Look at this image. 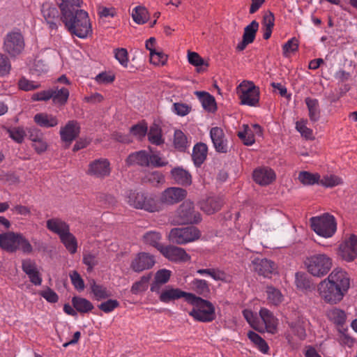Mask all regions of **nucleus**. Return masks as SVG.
I'll return each mask as SVG.
<instances>
[{"label": "nucleus", "mask_w": 357, "mask_h": 357, "mask_svg": "<svg viewBox=\"0 0 357 357\" xmlns=\"http://www.w3.org/2000/svg\"><path fill=\"white\" fill-rule=\"evenodd\" d=\"M349 286L347 273L337 268L319 284L318 291L321 298L326 303L336 304L342 300Z\"/></svg>", "instance_id": "f257e3e1"}, {"label": "nucleus", "mask_w": 357, "mask_h": 357, "mask_svg": "<svg viewBox=\"0 0 357 357\" xmlns=\"http://www.w3.org/2000/svg\"><path fill=\"white\" fill-rule=\"evenodd\" d=\"M61 20L71 35L85 38L92 33V28L88 13L78 8L68 14L61 16Z\"/></svg>", "instance_id": "f03ea898"}, {"label": "nucleus", "mask_w": 357, "mask_h": 357, "mask_svg": "<svg viewBox=\"0 0 357 357\" xmlns=\"http://www.w3.org/2000/svg\"><path fill=\"white\" fill-rule=\"evenodd\" d=\"M187 301L193 305L189 315L192 317L195 320L201 322H211L215 319V307L210 301L192 293L189 295V298H187Z\"/></svg>", "instance_id": "7ed1b4c3"}, {"label": "nucleus", "mask_w": 357, "mask_h": 357, "mask_svg": "<svg viewBox=\"0 0 357 357\" xmlns=\"http://www.w3.org/2000/svg\"><path fill=\"white\" fill-rule=\"evenodd\" d=\"M0 248L8 252H15L19 249L26 254L33 252L29 241L22 234L13 231L0 234Z\"/></svg>", "instance_id": "20e7f679"}, {"label": "nucleus", "mask_w": 357, "mask_h": 357, "mask_svg": "<svg viewBox=\"0 0 357 357\" xmlns=\"http://www.w3.org/2000/svg\"><path fill=\"white\" fill-rule=\"evenodd\" d=\"M307 271L315 277H323L331 270L332 259L325 254H318L310 256L305 260Z\"/></svg>", "instance_id": "39448f33"}, {"label": "nucleus", "mask_w": 357, "mask_h": 357, "mask_svg": "<svg viewBox=\"0 0 357 357\" xmlns=\"http://www.w3.org/2000/svg\"><path fill=\"white\" fill-rule=\"evenodd\" d=\"M312 229L319 236L331 237L337 229L335 218L329 213L312 217L310 220Z\"/></svg>", "instance_id": "423d86ee"}, {"label": "nucleus", "mask_w": 357, "mask_h": 357, "mask_svg": "<svg viewBox=\"0 0 357 357\" xmlns=\"http://www.w3.org/2000/svg\"><path fill=\"white\" fill-rule=\"evenodd\" d=\"M201 220L200 213L195 211L193 202L190 200L183 202L176 211L174 222L178 225L197 224Z\"/></svg>", "instance_id": "0eeeda50"}, {"label": "nucleus", "mask_w": 357, "mask_h": 357, "mask_svg": "<svg viewBox=\"0 0 357 357\" xmlns=\"http://www.w3.org/2000/svg\"><path fill=\"white\" fill-rule=\"evenodd\" d=\"M127 199L130 206L137 209H143L149 212L159 210V206L155 198L143 192L130 190L127 195Z\"/></svg>", "instance_id": "6e6552de"}, {"label": "nucleus", "mask_w": 357, "mask_h": 357, "mask_svg": "<svg viewBox=\"0 0 357 357\" xmlns=\"http://www.w3.org/2000/svg\"><path fill=\"white\" fill-rule=\"evenodd\" d=\"M200 235L195 227H175L170 230L168 239L173 244L183 245L199 239Z\"/></svg>", "instance_id": "1a4fd4ad"}, {"label": "nucleus", "mask_w": 357, "mask_h": 357, "mask_svg": "<svg viewBox=\"0 0 357 357\" xmlns=\"http://www.w3.org/2000/svg\"><path fill=\"white\" fill-rule=\"evenodd\" d=\"M241 104L256 106L259 101V89L252 82L243 81L236 88Z\"/></svg>", "instance_id": "9d476101"}, {"label": "nucleus", "mask_w": 357, "mask_h": 357, "mask_svg": "<svg viewBox=\"0 0 357 357\" xmlns=\"http://www.w3.org/2000/svg\"><path fill=\"white\" fill-rule=\"evenodd\" d=\"M68 97V89L65 87L59 89L58 86H54L47 91H43L33 95L34 100H48L52 99L55 105H65Z\"/></svg>", "instance_id": "9b49d317"}, {"label": "nucleus", "mask_w": 357, "mask_h": 357, "mask_svg": "<svg viewBox=\"0 0 357 357\" xmlns=\"http://www.w3.org/2000/svg\"><path fill=\"white\" fill-rule=\"evenodd\" d=\"M24 47L22 35L20 32L8 33L5 39L3 49L12 56L20 54Z\"/></svg>", "instance_id": "f8f14e48"}, {"label": "nucleus", "mask_w": 357, "mask_h": 357, "mask_svg": "<svg viewBox=\"0 0 357 357\" xmlns=\"http://www.w3.org/2000/svg\"><path fill=\"white\" fill-rule=\"evenodd\" d=\"M338 256L349 262L356 259L357 257V236L350 235L339 245Z\"/></svg>", "instance_id": "ddd939ff"}, {"label": "nucleus", "mask_w": 357, "mask_h": 357, "mask_svg": "<svg viewBox=\"0 0 357 357\" xmlns=\"http://www.w3.org/2000/svg\"><path fill=\"white\" fill-rule=\"evenodd\" d=\"M155 293L158 294L160 301L163 303H174L181 298H185L187 301V298H189V295L191 294V293L183 291L170 285L165 286V288L160 290V292Z\"/></svg>", "instance_id": "4468645a"}, {"label": "nucleus", "mask_w": 357, "mask_h": 357, "mask_svg": "<svg viewBox=\"0 0 357 357\" xmlns=\"http://www.w3.org/2000/svg\"><path fill=\"white\" fill-rule=\"evenodd\" d=\"M110 163L106 158H100L90 162L86 172L88 175L103 178L110 174Z\"/></svg>", "instance_id": "2eb2a0df"}, {"label": "nucleus", "mask_w": 357, "mask_h": 357, "mask_svg": "<svg viewBox=\"0 0 357 357\" xmlns=\"http://www.w3.org/2000/svg\"><path fill=\"white\" fill-rule=\"evenodd\" d=\"M80 132V126L77 121H69L65 126L60 130V136L62 142H65V148L69 147Z\"/></svg>", "instance_id": "dca6fc26"}, {"label": "nucleus", "mask_w": 357, "mask_h": 357, "mask_svg": "<svg viewBox=\"0 0 357 357\" xmlns=\"http://www.w3.org/2000/svg\"><path fill=\"white\" fill-rule=\"evenodd\" d=\"M155 263L154 256L145 252H139L130 264V268L137 273L151 268Z\"/></svg>", "instance_id": "f3484780"}, {"label": "nucleus", "mask_w": 357, "mask_h": 357, "mask_svg": "<svg viewBox=\"0 0 357 357\" xmlns=\"http://www.w3.org/2000/svg\"><path fill=\"white\" fill-rule=\"evenodd\" d=\"M186 196L187 191L185 189L171 187L162 192L160 200L163 204L172 205L182 201Z\"/></svg>", "instance_id": "a211bd4d"}, {"label": "nucleus", "mask_w": 357, "mask_h": 357, "mask_svg": "<svg viewBox=\"0 0 357 357\" xmlns=\"http://www.w3.org/2000/svg\"><path fill=\"white\" fill-rule=\"evenodd\" d=\"M210 137L217 152L226 153L229 151L227 140L222 128L219 127L212 128L210 130Z\"/></svg>", "instance_id": "6ab92c4d"}, {"label": "nucleus", "mask_w": 357, "mask_h": 357, "mask_svg": "<svg viewBox=\"0 0 357 357\" xmlns=\"http://www.w3.org/2000/svg\"><path fill=\"white\" fill-rule=\"evenodd\" d=\"M160 253L172 261H188L190 257L183 248L175 245L164 246Z\"/></svg>", "instance_id": "aec40b11"}, {"label": "nucleus", "mask_w": 357, "mask_h": 357, "mask_svg": "<svg viewBox=\"0 0 357 357\" xmlns=\"http://www.w3.org/2000/svg\"><path fill=\"white\" fill-rule=\"evenodd\" d=\"M255 271L264 278H271L276 272L275 264L267 259H255L252 261Z\"/></svg>", "instance_id": "412c9836"}, {"label": "nucleus", "mask_w": 357, "mask_h": 357, "mask_svg": "<svg viewBox=\"0 0 357 357\" xmlns=\"http://www.w3.org/2000/svg\"><path fill=\"white\" fill-rule=\"evenodd\" d=\"M22 271L29 276L31 283L35 285H40L42 278L37 269L36 262L31 259H26L22 261Z\"/></svg>", "instance_id": "4be33fe9"}, {"label": "nucleus", "mask_w": 357, "mask_h": 357, "mask_svg": "<svg viewBox=\"0 0 357 357\" xmlns=\"http://www.w3.org/2000/svg\"><path fill=\"white\" fill-rule=\"evenodd\" d=\"M253 179L261 185H267L275 179V174L270 168L261 167L254 171Z\"/></svg>", "instance_id": "5701e85b"}, {"label": "nucleus", "mask_w": 357, "mask_h": 357, "mask_svg": "<svg viewBox=\"0 0 357 357\" xmlns=\"http://www.w3.org/2000/svg\"><path fill=\"white\" fill-rule=\"evenodd\" d=\"M171 271L167 269H160L154 275V279L151 284L150 290L152 292H160L162 286L169 280Z\"/></svg>", "instance_id": "b1692460"}, {"label": "nucleus", "mask_w": 357, "mask_h": 357, "mask_svg": "<svg viewBox=\"0 0 357 357\" xmlns=\"http://www.w3.org/2000/svg\"><path fill=\"white\" fill-rule=\"evenodd\" d=\"M171 178L174 183L181 185H190L192 183L190 174L182 167H174L170 172Z\"/></svg>", "instance_id": "393cba45"}, {"label": "nucleus", "mask_w": 357, "mask_h": 357, "mask_svg": "<svg viewBox=\"0 0 357 357\" xmlns=\"http://www.w3.org/2000/svg\"><path fill=\"white\" fill-rule=\"evenodd\" d=\"M200 208L208 215L213 214L218 211L222 206V202L218 197H209L200 202Z\"/></svg>", "instance_id": "a878e982"}, {"label": "nucleus", "mask_w": 357, "mask_h": 357, "mask_svg": "<svg viewBox=\"0 0 357 357\" xmlns=\"http://www.w3.org/2000/svg\"><path fill=\"white\" fill-rule=\"evenodd\" d=\"M195 94L202 102L203 108L208 112H215L217 110V105L215 98L208 92L195 91Z\"/></svg>", "instance_id": "bb28decb"}, {"label": "nucleus", "mask_w": 357, "mask_h": 357, "mask_svg": "<svg viewBox=\"0 0 357 357\" xmlns=\"http://www.w3.org/2000/svg\"><path fill=\"white\" fill-rule=\"evenodd\" d=\"M149 154L145 151H139L130 154L126 159L129 165H138L142 167H149Z\"/></svg>", "instance_id": "cd10ccee"}, {"label": "nucleus", "mask_w": 357, "mask_h": 357, "mask_svg": "<svg viewBox=\"0 0 357 357\" xmlns=\"http://www.w3.org/2000/svg\"><path fill=\"white\" fill-rule=\"evenodd\" d=\"M47 228L61 236L67 231L70 230L69 225L60 218H52L47 221Z\"/></svg>", "instance_id": "c85d7f7f"}, {"label": "nucleus", "mask_w": 357, "mask_h": 357, "mask_svg": "<svg viewBox=\"0 0 357 357\" xmlns=\"http://www.w3.org/2000/svg\"><path fill=\"white\" fill-rule=\"evenodd\" d=\"M42 12L43 17L52 30L57 29L56 21L58 20L59 11L55 7L43 6Z\"/></svg>", "instance_id": "c756f323"}, {"label": "nucleus", "mask_w": 357, "mask_h": 357, "mask_svg": "<svg viewBox=\"0 0 357 357\" xmlns=\"http://www.w3.org/2000/svg\"><path fill=\"white\" fill-rule=\"evenodd\" d=\"M259 315L266 325L267 331L274 333L277 328V319L273 313L266 308H261Z\"/></svg>", "instance_id": "7c9ffc66"}, {"label": "nucleus", "mask_w": 357, "mask_h": 357, "mask_svg": "<svg viewBox=\"0 0 357 357\" xmlns=\"http://www.w3.org/2000/svg\"><path fill=\"white\" fill-rule=\"evenodd\" d=\"M208 148L204 143H198L194 148L192 154V160L196 166H200L206 160Z\"/></svg>", "instance_id": "2f4dec72"}, {"label": "nucleus", "mask_w": 357, "mask_h": 357, "mask_svg": "<svg viewBox=\"0 0 357 357\" xmlns=\"http://www.w3.org/2000/svg\"><path fill=\"white\" fill-rule=\"evenodd\" d=\"M35 122L41 127L52 128L58 125L59 121L56 116L46 113H39L34 116Z\"/></svg>", "instance_id": "473e14b6"}, {"label": "nucleus", "mask_w": 357, "mask_h": 357, "mask_svg": "<svg viewBox=\"0 0 357 357\" xmlns=\"http://www.w3.org/2000/svg\"><path fill=\"white\" fill-rule=\"evenodd\" d=\"M162 238L160 233L155 231H150L145 233L143 236V241L145 244L155 248L160 252L163 248V245L160 243Z\"/></svg>", "instance_id": "72a5a7b5"}, {"label": "nucleus", "mask_w": 357, "mask_h": 357, "mask_svg": "<svg viewBox=\"0 0 357 357\" xmlns=\"http://www.w3.org/2000/svg\"><path fill=\"white\" fill-rule=\"evenodd\" d=\"M305 102L308 109L310 121L312 122L317 121L321 114L318 100L307 97L305 99Z\"/></svg>", "instance_id": "f704fd0d"}, {"label": "nucleus", "mask_w": 357, "mask_h": 357, "mask_svg": "<svg viewBox=\"0 0 357 357\" xmlns=\"http://www.w3.org/2000/svg\"><path fill=\"white\" fill-rule=\"evenodd\" d=\"M82 0H57L61 15H65L72 11L80 8Z\"/></svg>", "instance_id": "c9c22d12"}, {"label": "nucleus", "mask_w": 357, "mask_h": 357, "mask_svg": "<svg viewBox=\"0 0 357 357\" xmlns=\"http://www.w3.org/2000/svg\"><path fill=\"white\" fill-rule=\"evenodd\" d=\"M73 306L80 313H88L93 309V305L87 299L74 296L72 298Z\"/></svg>", "instance_id": "e433bc0d"}, {"label": "nucleus", "mask_w": 357, "mask_h": 357, "mask_svg": "<svg viewBox=\"0 0 357 357\" xmlns=\"http://www.w3.org/2000/svg\"><path fill=\"white\" fill-rule=\"evenodd\" d=\"M89 284L92 293L98 301L107 298L111 296L105 287L97 284L93 279H91L89 281Z\"/></svg>", "instance_id": "4c0bfd02"}, {"label": "nucleus", "mask_w": 357, "mask_h": 357, "mask_svg": "<svg viewBox=\"0 0 357 357\" xmlns=\"http://www.w3.org/2000/svg\"><path fill=\"white\" fill-rule=\"evenodd\" d=\"M60 239L70 254H75L77 252V239L75 236L70 232V230L67 231L64 234L60 236Z\"/></svg>", "instance_id": "58836bf2"}, {"label": "nucleus", "mask_w": 357, "mask_h": 357, "mask_svg": "<svg viewBox=\"0 0 357 357\" xmlns=\"http://www.w3.org/2000/svg\"><path fill=\"white\" fill-rule=\"evenodd\" d=\"M132 17L133 20L138 24L146 23L150 18L148 10L143 6L135 7L132 10Z\"/></svg>", "instance_id": "ea45409f"}, {"label": "nucleus", "mask_w": 357, "mask_h": 357, "mask_svg": "<svg viewBox=\"0 0 357 357\" xmlns=\"http://www.w3.org/2000/svg\"><path fill=\"white\" fill-rule=\"evenodd\" d=\"M188 60L191 65L197 67V72L206 70L205 68H202V66H208V63L205 61L197 52L188 51Z\"/></svg>", "instance_id": "a19ab883"}, {"label": "nucleus", "mask_w": 357, "mask_h": 357, "mask_svg": "<svg viewBox=\"0 0 357 357\" xmlns=\"http://www.w3.org/2000/svg\"><path fill=\"white\" fill-rule=\"evenodd\" d=\"M152 273H150L146 275H143L139 281L135 282L130 289L133 294H138L139 293L146 291L148 288V284L151 278Z\"/></svg>", "instance_id": "79ce46f5"}, {"label": "nucleus", "mask_w": 357, "mask_h": 357, "mask_svg": "<svg viewBox=\"0 0 357 357\" xmlns=\"http://www.w3.org/2000/svg\"><path fill=\"white\" fill-rule=\"evenodd\" d=\"M2 128L8 134L9 137L17 143H22L26 136L25 131L20 127L7 128L3 126Z\"/></svg>", "instance_id": "37998d69"}, {"label": "nucleus", "mask_w": 357, "mask_h": 357, "mask_svg": "<svg viewBox=\"0 0 357 357\" xmlns=\"http://www.w3.org/2000/svg\"><path fill=\"white\" fill-rule=\"evenodd\" d=\"M298 178L303 185H314L319 183L320 176L318 174L303 171L299 173Z\"/></svg>", "instance_id": "c03bdc74"}, {"label": "nucleus", "mask_w": 357, "mask_h": 357, "mask_svg": "<svg viewBox=\"0 0 357 357\" xmlns=\"http://www.w3.org/2000/svg\"><path fill=\"white\" fill-rule=\"evenodd\" d=\"M328 317L337 325H343L346 320V314L344 311L333 308L328 311Z\"/></svg>", "instance_id": "a18cd8bd"}, {"label": "nucleus", "mask_w": 357, "mask_h": 357, "mask_svg": "<svg viewBox=\"0 0 357 357\" xmlns=\"http://www.w3.org/2000/svg\"><path fill=\"white\" fill-rule=\"evenodd\" d=\"M163 181L164 176L162 173L158 171L149 172L142 178V182L144 183H150L154 186Z\"/></svg>", "instance_id": "49530a36"}, {"label": "nucleus", "mask_w": 357, "mask_h": 357, "mask_svg": "<svg viewBox=\"0 0 357 357\" xmlns=\"http://www.w3.org/2000/svg\"><path fill=\"white\" fill-rule=\"evenodd\" d=\"M258 29L259 23L256 20H253L249 25L245 27L243 38L252 43L255 40Z\"/></svg>", "instance_id": "de8ad7c7"}, {"label": "nucleus", "mask_w": 357, "mask_h": 357, "mask_svg": "<svg viewBox=\"0 0 357 357\" xmlns=\"http://www.w3.org/2000/svg\"><path fill=\"white\" fill-rule=\"evenodd\" d=\"M249 339L259 348L264 354L267 353L268 346L266 341L262 339L257 333L253 331H249L248 333Z\"/></svg>", "instance_id": "09e8293b"}, {"label": "nucleus", "mask_w": 357, "mask_h": 357, "mask_svg": "<svg viewBox=\"0 0 357 357\" xmlns=\"http://www.w3.org/2000/svg\"><path fill=\"white\" fill-rule=\"evenodd\" d=\"M148 138L152 144L155 145H160L164 142L162 139L161 130L157 126L151 127L148 133Z\"/></svg>", "instance_id": "8fccbe9b"}, {"label": "nucleus", "mask_w": 357, "mask_h": 357, "mask_svg": "<svg viewBox=\"0 0 357 357\" xmlns=\"http://www.w3.org/2000/svg\"><path fill=\"white\" fill-rule=\"evenodd\" d=\"M295 282L296 287L301 289H310L312 284L308 275L305 273H297Z\"/></svg>", "instance_id": "3c124183"}, {"label": "nucleus", "mask_w": 357, "mask_h": 357, "mask_svg": "<svg viewBox=\"0 0 357 357\" xmlns=\"http://www.w3.org/2000/svg\"><path fill=\"white\" fill-rule=\"evenodd\" d=\"M167 61V55L162 52L151 50L150 62L154 65H165Z\"/></svg>", "instance_id": "603ef678"}, {"label": "nucleus", "mask_w": 357, "mask_h": 357, "mask_svg": "<svg viewBox=\"0 0 357 357\" xmlns=\"http://www.w3.org/2000/svg\"><path fill=\"white\" fill-rule=\"evenodd\" d=\"M342 179L335 175L325 176L319 181V183L327 188L335 187L342 184Z\"/></svg>", "instance_id": "864d4df0"}, {"label": "nucleus", "mask_w": 357, "mask_h": 357, "mask_svg": "<svg viewBox=\"0 0 357 357\" xmlns=\"http://www.w3.org/2000/svg\"><path fill=\"white\" fill-rule=\"evenodd\" d=\"M267 298L270 303L277 305L282 301V294L279 290L273 287H267L266 288Z\"/></svg>", "instance_id": "5fc2aeb1"}, {"label": "nucleus", "mask_w": 357, "mask_h": 357, "mask_svg": "<svg viewBox=\"0 0 357 357\" xmlns=\"http://www.w3.org/2000/svg\"><path fill=\"white\" fill-rule=\"evenodd\" d=\"M197 273L200 275L206 274L213 278L215 280H223L225 278V273L218 269L206 268L198 269Z\"/></svg>", "instance_id": "6e6d98bb"}, {"label": "nucleus", "mask_w": 357, "mask_h": 357, "mask_svg": "<svg viewBox=\"0 0 357 357\" xmlns=\"http://www.w3.org/2000/svg\"><path fill=\"white\" fill-rule=\"evenodd\" d=\"M298 42L296 38H292L288 40L283 46V55L285 57L289 56L290 53H294L298 50Z\"/></svg>", "instance_id": "4d7b16f0"}, {"label": "nucleus", "mask_w": 357, "mask_h": 357, "mask_svg": "<svg viewBox=\"0 0 357 357\" xmlns=\"http://www.w3.org/2000/svg\"><path fill=\"white\" fill-rule=\"evenodd\" d=\"M83 263L87 266V271L91 272L98 264L99 260L96 254L88 252L84 255Z\"/></svg>", "instance_id": "13d9d810"}, {"label": "nucleus", "mask_w": 357, "mask_h": 357, "mask_svg": "<svg viewBox=\"0 0 357 357\" xmlns=\"http://www.w3.org/2000/svg\"><path fill=\"white\" fill-rule=\"evenodd\" d=\"M174 143L178 149L183 150L186 147L187 137L181 130L175 131Z\"/></svg>", "instance_id": "bf43d9fd"}, {"label": "nucleus", "mask_w": 357, "mask_h": 357, "mask_svg": "<svg viewBox=\"0 0 357 357\" xmlns=\"http://www.w3.org/2000/svg\"><path fill=\"white\" fill-rule=\"evenodd\" d=\"M305 124L306 121H297L296 123V128L306 139H313L312 130L308 128Z\"/></svg>", "instance_id": "052dcab7"}, {"label": "nucleus", "mask_w": 357, "mask_h": 357, "mask_svg": "<svg viewBox=\"0 0 357 357\" xmlns=\"http://www.w3.org/2000/svg\"><path fill=\"white\" fill-rule=\"evenodd\" d=\"M115 59L122 65L123 67H127L128 63V51L125 48H117L114 50Z\"/></svg>", "instance_id": "680f3d73"}, {"label": "nucleus", "mask_w": 357, "mask_h": 357, "mask_svg": "<svg viewBox=\"0 0 357 357\" xmlns=\"http://www.w3.org/2000/svg\"><path fill=\"white\" fill-rule=\"evenodd\" d=\"M192 285L197 294H204L209 291L208 285L204 280L195 279L192 282Z\"/></svg>", "instance_id": "e2e57ef3"}, {"label": "nucleus", "mask_w": 357, "mask_h": 357, "mask_svg": "<svg viewBox=\"0 0 357 357\" xmlns=\"http://www.w3.org/2000/svg\"><path fill=\"white\" fill-rule=\"evenodd\" d=\"M148 128L145 123H138L133 126H132L130 129V132L135 135L142 139L144 137L147 133Z\"/></svg>", "instance_id": "0e129e2a"}, {"label": "nucleus", "mask_w": 357, "mask_h": 357, "mask_svg": "<svg viewBox=\"0 0 357 357\" xmlns=\"http://www.w3.org/2000/svg\"><path fill=\"white\" fill-rule=\"evenodd\" d=\"M119 306V303L116 300L109 299L105 302L100 303L98 307V308L105 313H109L113 311L115 308Z\"/></svg>", "instance_id": "69168bd1"}, {"label": "nucleus", "mask_w": 357, "mask_h": 357, "mask_svg": "<svg viewBox=\"0 0 357 357\" xmlns=\"http://www.w3.org/2000/svg\"><path fill=\"white\" fill-rule=\"evenodd\" d=\"M70 278L75 289L77 290H83L84 289V280L76 271H73L70 274Z\"/></svg>", "instance_id": "338daca9"}, {"label": "nucleus", "mask_w": 357, "mask_h": 357, "mask_svg": "<svg viewBox=\"0 0 357 357\" xmlns=\"http://www.w3.org/2000/svg\"><path fill=\"white\" fill-rule=\"evenodd\" d=\"M275 17L274 15L270 10L266 12L263 17L262 24L264 29H272L274 26Z\"/></svg>", "instance_id": "774afa93"}]
</instances>
